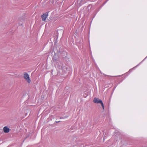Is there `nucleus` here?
Segmentation results:
<instances>
[{
  "mask_svg": "<svg viewBox=\"0 0 147 147\" xmlns=\"http://www.w3.org/2000/svg\"><path fill=\"white\" fill-rule=\"evenodd\" d=\"M93 102L95 103L100 104L101 106L102 107L103 109L104 110V104L101 100L98 98L95 97L94 98Z\"/></svg>",
  "mask_w": 147,
  "mask_h": 147,
  "instance_id": "f257e3e1",
  "label": "nucleus"
},
{
  "mask_svg": "<svg viewBox=\"0 0 147 147\" xmlns=\"http://www.w3.org/2000/svg\"><path fill=\"white\" fill-rule=\"evenodd\" d=\"M24 76L25 79L27 82L30 83L31 82L30 80V78L29 75L26 72L24 73Z\"/></svg>",
  "mask_w": 147,
  "mask_h": 147,
  "instance_id": "f03ea898",
  "label": "nucleus"
},
{
  "mask_svg": "<svg viewBox=\"0 0 147 147\" xmlns=\"http://www.w3.org/2000/svg\"><path fill=\"white\" fill-rule=\"evenodd\" d=\"M48 16V13H46L45 14H43L41 16L42 20L45 21L47 18Z\"/></svg>",
  "mask_w": 147,
  "mask_h": 147,
  "instance_id": "7ed1b4c3",
  "label": "nucleus"
},
{
  "mask_svg": "<svg viewBox=\"0 0 147 147\" xmlns=\"http://www.w3.org/2000/svg\"><path fill=\"white\" fill-rule=\"evenodd\" d=\"M9 129L7 126L4 127L3 128V130L5 133H7L9 131Z\"/></svg>",
  "mask_w": 147,
  "mask_h": 147,
  "instance_id": "20e7f679",
  "label": "nucleus"
},
{
  "mask_svg": "<svg viewBox=\"0 0 147 147\" xmlns=\"http://www.w3.org/2000/svg\"><path fill=\"white\" fill-rule=\"evenodd\" d=\"M100 71V73H101V74H102V73Z\"/></svg>",
  "mask_w": 147,
  "mask_h": 147,
  "instance_id": "39448f33",
  "label": "nucleus"
}]
</instances>
